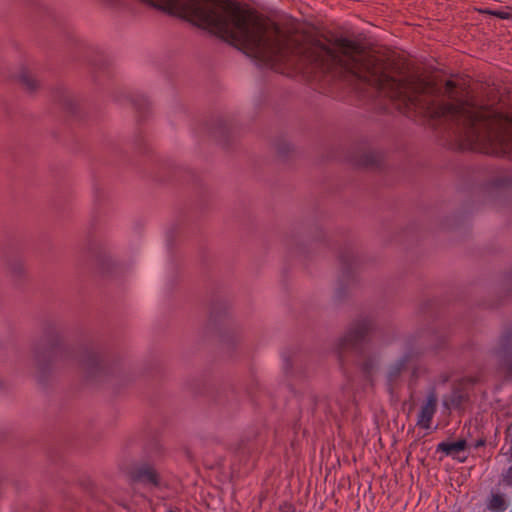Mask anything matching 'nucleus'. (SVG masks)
Here are the masks:
<instances>
[{"mask_svg":"<svg viewBox=\"0 0 512 512\" xmlns=\"http://www.w3.org/2000/svg\"><path fill=\"white\" fill-rule=\"evenodd\" d=\"M276 151L279 157L286 158L289 153L292 151V146L289 142L285 140H279L276 144Z\"/></svg>","mask_w":512,"mask_h":512,"instance_id":"nucleus-20","label":"nucleus"},{"mask_svg":"<svg viewBox=\"0 0 512 512\" xmlns=\"http://www.w3.org/2000/svg\"><path fill=\"white\" fill-rule=\"evenodd\" d=\"M134 483L158 487L160 476L154 465L150 462H139L134 464L129 472Z\"/></svg>","mask_w":512,"mask_h":512,"instance_id":"nucleus-6","label":"nucleus"},{"mask_svg":"<svg viewBox=\"0 0 512 512\" xmlns=\"http://www.w3.org/2000/svg\"><path fill=\"white\" fill-rule=\"evenodd\" d=\"M135 144L136 146L138 147L139 150H143L144 151V139H143V136L141 135H138L135 139Z\"/></svg>","mask_w":512,"mask_h":512,"instance_id":"nucleus-27","label":"nucleus"},{"mask_svg":"<svg viewBox=\"0 0 512 512\" xmlns=\"http://www.w3.org/2000/svg\"><path fill=\"white\" fill-rule=\"evenodd\" d=\"M456 88H457V84L454 81L447 80L445 82V86H444L445 93L452 100H456L457 99Z\"/></svg>","mask_w":512,"mask_h":512,"instance_id":"nucleus-21","label":"nucleus"},{"mask_svg":"<svg viewBox=\"0 0 512 512\" xmlns=\"http://www.w3.org/2000/svg\"><path fill=\"white\" fill-rule=\"evenodd\" d=\"M117 7L124 0H101ZM229 41L260 67L300 73L323 93L349 88L383 113L396 110V77L388 63L346 37L304 43L276 23L233 0H140Z\"/></svg>","mask_w":512,"mask_h":512,"instance_id":"nucleus-1","label":"nucleus"},{"mask_svg":"<svg viewBox=\"0 0 512 512\" xmlns=\"http://www.w3.org/2000/svg\"><path fill=\"white\" fill-rule=\"evenodd\" d=\"M227 310V305L223 301H216L213 303L210 310V321L216 322L218 318H220L221 313H225Z\"/></svg>","mask_w":512,"mask_h":512,"instance_id":"nucleus-19","label":"nucleus"},{"mask_svg":"<svg viewBox=\"0 0 512 512\" xmlns=\"http://www.w3.org/2000/svg\"><path fill=\"white\" fill-rule=\"evenodd\" d=\"M53 100L71 117H76L79 112L78 102L70 91L63 86H58L53 90Z\"/></svg>","mask_w":512,"mask_h":512,"instance_id":"nucleus-7","label":"nucleus"},{"mask_svg":"<svg viewBox=\"0 0 512 512\" xmlns=\"http://www.w3.org/2000/svg\"><path fill=\"white\" fill-rule=\"evenodd\" d=\"M470 397L462 388H454L451 393L445 396L443 404L447 409L463 410Z\"/></svg>","mask_w":512,"mask_h":512,"instance_id":"nucleus-12","label":"nucleus"},{"mask_svg":"<svg viewBox=\"0 0 512 512\" xmlns=\"http://www.w3.org/2000/svg\"><path fill=\"white\" fill-rule=\"evenodd\" d=\"M130 102L132 106L135 108L140 118H145L148 112L150 111V102L149 100L142 94H132L130 96Z\"/></svg>","mask_w":512,"mask_h":512,"instance_id":"nucleus-14","label":"nucleus"},{"mask_svg":"<svg viewBox=\"0 0 512 512\" xmlns=\"http://www.w3.org/2000/svg\"><path fill=\"white\" fill-rule=\"evenodd\" d=\"M338 259L340 263V276L338 279V287L335 292V298L336 300L341 301L346 297L348 288L357 282L360 259L356 255L351 243H345V245L340 249Z\"/></svg>","mask_w":512,"mask_h":512,"instance_id":"nucleus-4","label":"nucleus"},{"mask_svg":"<svg viewBox=\"0 0 512 512\" xmlns=\"http://www.w3.org/2000/svg\"><path fill=\"white\" fill-rule=\"evenodd\" d=\"M495 355L508 376H512V324L506 326L498 341Z\"/></svg>","mask_w":512,"mask_h":512,"instance_id":"nucleus-5","label":"nucleus"},{"mask_svg":"<svg viewBox=\"0 0 512 512\" xmlns=\"http://www.w3.org/2000/svg\"><path fill=\"white\" fill-rule=\"evenodd\" d=\"M494 17H497V18L503 19V20H510V19H512V13L505 12L502 10H496V13H494Z\"/></svg>","mask_w":512,"mask_h":512,"instance_id":"nucleus-25","label":"nucleus"},{"mask_svg":"<svg viewBox=\"0 0 512 512\" xmlns=\"http://www.w3.org/2000/svg\"><path fill=\"white\" fill-rule=\"evenodd\" d=\"M34 361L40 382L59 365L78 366L91 382L106 381L121 371L119 360L96 342L85 341L77 346L65 344L53 323L46 325L42 338L35 344Z\"/></svg>","mask_w":512,"mask_h":512,"instance_id":"nucleus-2","label":"nucleus"},{"mask_svg":"<svg viewBox=\"0 0 512 512\" xmlns=\"http://www.w3.org/2000/svg\"><path fill=\"white\" fill-rule=\"evenodd\" d=\"M211 133L224 146H228L233 133V125L226 118H218L211 128Z\"/></svg>","mask_w":512,"mask_h":512,"instance_id":"nucleus-11","label":"nucleus"},{"mask_svg":"<svg viewBox=\"0 0 512 512\" xmlns=\"http://www.w3.org/2000/svg\"><path fill=\"white\" fill-rule=\"evenodd\" d=\"M479 12L482 14L494 16V13H496V10H492L490 8H485V9H480Z\"/></svg>","mask_w":512,"mask_h":512,"instance_id":"nucleus-29","label":"nucleus"},{"mask_svg":"<svg viewBox=\"0 0 512 512\" xmlns=\"http://www.w3.org/2000/svg\"><path fill=\"white\" fill-rule=\"evenodd\" d=\"M467 448V441L465 439H459L455 442H440L437 447V452H443L446 455H453L454 453L462 452Z\"/></svg>","mask_w":512,"mask_h":512,"instance_id":"nucleus-13","label":"nucleus"},{"mask_svg":"<svg viewBox=\"0 0 512 512\" xmlns=\"http://www.w3.org/2000/svg\"><path fill=\"white\" fill-rule=\"evenodd\" d=\"M18 80L29 92H34L39 87L38 81L34 78L32 73L26 68H23L20 71L18 75Z\"/></svg>","mask_w":512,"mask_h":512,"instance_id":"nucleus-15","label":"nucleus"},{"mask_svg":"<svg viewBox=\"0 0 512 512\" xmlns=\"http://www.w3.org/2000/svg\"><path fill=\"white\" fill-rule=\"evenodd\" d=\"M508 281L512 283V274L508 277Z\"/></svg>","mask_w":512,"mask_h":512,"instance_id":"nucleus-31","label":"nucleus"},{"mask_svg":"<svg viewBox=\"0 0 512 512\" xmlns=\"http://www.w3.org/2000/svg\"><path fill=\"white\" fill-rule=\"evenodd\" d=\"M487 507L492 512H504L508 504L504 495L497 493L491 495Z\"/></svg>","mask_w":512,"mask_h":512,"instance_id":"nucleus-17","label":"nucleus"},{"mask_svg":"<svg viewBox=\"0 0 512 512\" xmlns=\"http://www.w3.org/2000/svg\"><path fill=\"white\" fill-rule=\"evenodd\" d=\"M377 326L371 317H360L353 321L347 332L338 340L335 352L343 371L346 365L355 362L366 379H370L377 366L375 355L366 353V345L376 336Z\"/></svg>","mask_w":512,"mask_h":512,"instance_id":"nucleus-3","label":"nucleus"},{"mask_svg":"<svg viewBox=\"0 0 512 512\" xmlns=\"http://www.w3.org/2000/svg\"><path fill=\"white\" fill-rule=\"evenodd\" d=\"M279 512H297V511L293 504L284 503V505L280 506Z\"/></svg>","mask_w":512,"mask_h":512,"instance_id":"nucleus-26","label":"nucleus"},{"mask_svg":"<svg viewBox=\"0 0 512 512\" xmlns=\"http://www.w3.org/2000/svg\"><path fill=\"white\" fill-rule=\"evenodd\" d=\"M506 433H507V436H511L512 435V423L508 426V428L506 430ZM507 454L510 455V459L512 461V439H511L510 448H509Z\"/></svg>","mask_w":512,"mask_h":512,"instance_id":"nucleus-28","label":"nucleus"},{"mask_svg":"<svg viewBox=\"0 0 512 512\" xmlns=\"http://www.w3.org/2000/svg\"><path fill=\"white\" fill-rule=\"evenodd\" d=\"M429 337L431 338V341L429 342V344L426 347L419 348L415 352V355H419V354L423 353L427 348H431L433 350L442 349L447 342L446 335H442V334L439 335L437 333H431V334H429Z\"/></svg>","mask_w":512,"mask_h":512,"instance_id":"nucleus-16","label":"nucleus"},{"mask_svg":"<svg viewBox=\"0 0 512 512\" xmlns=\"http://www.w3.org/2000/svg\"><path fill=\"white\" fill-rule=\"evenodd\" d=\"M485 444H486V440L485 439H479V440L476 441L475 447L476 448L483 447Z\"/></svg>","mask_w":512,"mask_h":512,"instance_id":"nucleus-30","label":"nucleus"},{"mask_svg":"<svg viewBox=\"0 0 512 512\" xmlns=\"http://www.w3.org/2000/svg\"><path fill=\"white\" fill-rule=\"evenodd\" d=\"M501 483L504 486L512 487V466L508 467L503 473L501 474Z\"/></svg>","mask_w":512,"mask_h":512,"instance_id":"nucleus-22","label":"nucleus"},{"mask_svg":"<svg viewBox=\"0 0 512 512\" xmlns=\"http://www.w3.org/2000/svg\"><path fill=\"white\" fill-rule=\"evenodd\" d=\"M283 369L285 373H288L292 368L291 356L287 352H282Z\"/></svg>","mask_w":512,"mask_h":512,"instance_id":"nucleus-23","label":"nucleus"},{"mask_svg":"<svg viewBox=\"0 0 512 512\" xmlns=\"http://www.w3.org/2000/svg\"><path fill=\"white\" fill-rule=\"evenodd\" d=\"M437 395L432 390L428 396L426 403L421 407L418 414L417 425L424 429H429L432 419L437 411Z\"/></svg>","mask_w":512,"mask_h":512,"instance_id":"nucleus-9","label":"nucleus"},{"mask_svg":"<svg viewBox=\"0 0 512 512\" xmlns=\"http://www.w3.org/2000/svg\"><path fill=\"white\" fill-rule=\"evenodd\" d=\"M509 512H512V509Z\"/></svg>","mask_w":512,"mask_h":512,"instance_id":"nucleus-32","label":"nucleus"},{"mask_svg":"<svg viewBox=\"0 0 512 512\" xmlns=\"http://www.w3.org/2000/svg\"><path fill=\"white\" fill-rule=\"evenodd\" d=\"M10 270L13 274L20 276L24 272V266L20 261L10 264Z\"/></svg>","mask_w":512,"mask_h":512,"instance_id":"nucleus-24","label":"nucleus"},{"mask_svg":"<svg viewBox=\"0 0 512 512\" xmlns=\"http://www.w3.org/2000/svg\"><path fill=\"white\" fill-rule=\"evenodd\" d=\"M414 357L413 351L406 352L399 360L389 367L387 373V383L389 390L392 391L394 384H396L400 378L401 373L408 368Z\"/></svg>","mask_w":512,"mask_h":512,"instance_id":"nucleus-10","label":"nucleus"},{"mask_svg":"<svg viewBox=\"0 0 512 512\" xmlns=\"http://www.w3.org/2000/svg\"><path fill=\"white\" fill-rule=\"evenodd\" d=\"M93 72H104L109 74V61L104 55H97L91 62Z\"/></svg>","mask_w":512,"mask_h":512,"instance_id":"nucleus-18","label":"nucleus"},{"mask_svg":"<svg viewBox=\"0 0 512 512\" xmlns=\"http://www.w3.org/2000/svg\"><path fill=\"white\" fill-rule=\"evenodd\" d=\"M382 159V154L375 150L356 152L350 156V162L354 166L369 169H379Z\"/></svg>","mask_w":512,"mask_h":512,"instance_id":"nucleus-8","label":"nucleus"}]
</instances>
